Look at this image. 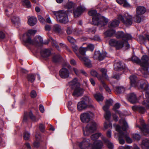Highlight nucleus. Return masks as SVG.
Listing matches in <instances>:
<instances>
[{
    "instance_id": "obj_47",
    "label": "nucleus",
    "mask_w": 149,
    "mask_h": 149,
    "mask_svg": "<svg viewBox=\"0 0 149 149\" xmlns=\"http://www.w3.org/2000/svg\"><path fill=\"white\" fill-rule=\"evenodd\" d=\"M135 22L137 23H140L141 20V15H137L136 14V16L134 17Z\"/></svg>"
},
{
    "instance_id": "obj_32",
    "label": "nucleus",
    "mask_w": 149,
    "mask_h": 149,
    "mask_svg": "<svg viewBox=\"0 0 149 149\" xmlns=\"http://www.w3.org/2000/svg\"><path fill=\"white\" fill-rule=\"evenodd\" d=\"M82 101L86 104L87 105L88 107H90L92 106L90 104L93 102V101L89 97L87 96L84 97Z\"/></svg>"
},
{
    "instance_id": "obj_41",
    "label": "nucleus",
    "mask_w": 149,
    "mask_h": 149,
    "mask_svg": "<svg viewBox=\"0 0 149 149\" xmlns=\"http://www.w3.org/2000/svg\"><path fill=\"white\" fill-rule=\"evenodd\" d=\"M116 91L118 93H123L125 90V88L122 86L116 87Z\"/></svg>"
},
{
    "instance_id": "obj_15",
    "label": "nucleus",
    "mask_w": 149,
    "mask_h": 149,
    "mask_svg": "<svg viewBox=\"0 0 149 149\" xmlns=\"http://www.w3.org/2000/svg\"><path fill=\"white\" fill-rule=\"evenodd\" d=\"M86 10V8L81 6H78L74 10L73 13L74 17H77L80 16Z\"/></svg>"
},
{
    "instance_id": "obj_49",
    "label": "nucleus",
    "mask_w": 149,
    "mask_h": 149,
    "mask_svg": "<svg viewBox=\"0 0 149 149\" xmlns=\"http://www.w3.org/2000/svg\"><path fill=\"white\" fill-rule=\"evenodd\" d=\"M23 4L25 5L27 8L31 7V3L29 0H22Z\"/></svg>"
},
{
    "instance_id": "obj_48",
    "label": "nucleus",
    "mask_w": 149,
    "mask_h": 149,
    "mask_svg": "<svg viewBox=\"0 0 149 149\" xmlns=\"http://www.w3.org/2000/svg\"><path fill=\"white\" fill-rule=\"evenodd\" d=\"M72 47L73 49V50L74 52L77 55V54L79 56L80 55L79 54L77 53V51L78 50V47L76 45L74 44V43L72 44Z\"/></svg>"
},
{
    "instance_id": "obj_6",
    "label": "nucleus",
    "mask_w": 149,
    "mask_h": 149,
    "mask_svg": "<svg viewBox=\"0 0 149 149\" xmlns=\"http://www.w3.org/2000/svg\"><path fill=\"white\" fill-rule=\"evenodd\" d=\"M118 19L126 26L131 25L132 23V16L127 12L119 14L118 16Z\"/></svg>"
},
{
    "instance_id": "obj_17",
    "label": "nucleus",
    "mask_w": 149,
    "mask_h": 149,
    "mask_svg": "<svg viewBox=\"0 0 149 149\" xmlns=\"http://www.w3.org/2000/svg\"><path fill=\"white\" fill-rule=\"evenodd\" d=\"M68 84L69 86L72 89H74L77 87L80 86L78 79L76 77L74 78L72 80L69 82Z\"/></svg>"
},
{
    "instance_id": "obj_5",
    "label": "nucleus",
    "mask_w": 149,
    "mask_h": 149,
    "mask_svg": "<svg viewBox=\"0 0 149 149\" xmlns=\"http://www.w3.org/2000/svg\"><path fill=\"white\" fill-rule=\"evenodd\" d=\"M98 124L94 120L91 121L88 123L85 128L83 129V134L84 136H87L93 133L96 130Z\"/></svg>"
},
{
    "instance_id": "obj_20",
    "label": "nucleus",
    "mask_w": 149,
    "mask_h": 149,
    "mask_svg": "<svg viewBox=\"0 0 149 149\" xmlns=\"http://www.w3.org/2000/svg\"><path fill=\"white\" fill-rule=\"evenodd\" d=\"M145 96L147 98L146 100H144L141 104L144 105L147 109H149V89H148L145 93Z\"/></svg>"
},
{
    "instance_id": "obj_29",
    "label": "nucleus",
    "mask_w": 149,
    "mask_h": 149,
    "mask_svg": "<svg viewBox=\"0 0 149 149\" xmlns=\"http://www.w3.org/2000/svg\"><path fill=\"white\" fill-rule=\"evenodd\" d=\"M114 66L116 70H118L124 69L125 68V65L121 61H119L115 64Z\"/></svg>"
},
{
    "instance_id": "obj_55",
    "label": "nucleus",
    "mask_w": 149,
    "mask_h": 149,
    "mask_svg": "<svg viewBox=\"0 0 149 149\" xmlns=\"http://www.w3.org/2000/svg\"><path fill=\"white\" fill-rule=\"evenodd\" d=\"M73 70L75 74L78 76H79V74L81 73V71L82 70H79L76 68H74Z\"/></svg>"
},
{
    "instance_id": "obj_19",
    "label": "nucleus",
    "mask_w": 149,
    "mask_h": 149,
    "mask_svg": "<svg viewBox=\"0 0 149 149\" xmlns=\"http://www.w3.org/2000/svg\"><path fill=\"white\" fill-rule=\"evenodd\" d=\"M77 56L80 60L84 61V63L86 66L89 68L91 67V61L88 58L85 57L80 56L77 54Z\"/></svg>"
},
{
    "instance_id": "obj_34",
    "label": "nucleus",
    "mask_w": 149,
    "mask_h": 149,
    "mask_svg": "<svg viewBox=\"0 0 149 149\" xmlns=\"http://www.w3.org/2000/svg\"><path fill=\"white\" fill-rule=\"evenodd\" d=\"M120 123L123 125L122 126V128L123 131H125L128 128V126L125 120L123 118H122L119 120Z\"/></svg>"
},
{
    "instance_id": "obj_23",
    "label": "nucleus",
    "mask_w": 149,
    "mask_h": 149,
    "mask_svg": "<svg viewBox=\"0 0 149 149\" xmlns=\"http://www.w3.org/2000/svg\"><path fill=\"white\" fill-rule=\"evenodd\" d=\"M133 110L138 111L139 113L144 114L146 112L145 108L139 106H134L132 107Z\"/></svg>"
},
{
    "instance_id": "obj_22",
    "label": "nucleus",
    "mask_w": 149,
    "mask_h": 149,
    "mask_svg": "<svg viewBox=\"0 0 149 149\" xmlns=\"http://www.w3.org/2000/svg\"><path fill=\"white\" fill-rule=\"evenodd\" d=\"M40 54L41 56L44 58H47L50 56L51 52L48 49H43L40 51Z\"/></svg>"
},
{
    "instance_id": "obj_51",
    "label": "nucleus",
    "mask_w": 149,
    "mask_h": 149,
    "mask_svg": "<svg viewBox=\"0 0 149 149\" xmlns=\"http://www.w3.org/2000/svg\"><path fill=\"white\" fill-rule=\"evenodd\" d=\"M105 112L104 117L107 120H109L111 116V113L110 111H107Z\"/></svg>"
},
{
    "instance_id": "obj_8",
    "label": "nucleus",
    "mask_w": 149,
    "mask_h": 149,
    "mask_svg": "<svg viewBox=\"0 0 149 149\" xmlns=\"http://www.w3.org/2000/svg\"><path fill=\"white\" fill-rule=\"evenodd\" d=\"M109 44L110 46L115 47L116 49L122 48L124 45L125 46L127 49L130 47V45L127 41H125V43H123L121 41L113 39L109 40Z\"/></svg>"
},
{
    "instance_id": "obj_64",
    "label": "nucleus",
    "mask_w": 149,
    "mask_h": 149,
    "mask_svg": "<svg viewBox=\"0 0 149 149\" xmlns=\"http://www.w3.org/2000/svg\"><path fill=\"white\" fill-rule=\"evenodd\" d=\"M37 94L35 91H32L31 92V96L32 98H34L36 96Z\"/></svg>"
},
{
    "instance_id": "obj_12",
    "label": "nucleus",
    "mask_w": 149,
    "mask_h": 149,
    "mask_svg": "<svg viewBox=\"0 0 149 149\" xmlns=\"http://www.w3.org/2000/svg\"><path fill=\"white\" fill-rule=\"evenodd\" d=\"M113 126L116 127V131L118 132L119 134L118 135L117 137H118V140L120 143L121 144H123L125 143V141L123 139L125 138V137L123 136V134H124L123 132L121 131V127L118 125H116L114 124Z\"/></svg>"
},
{
    "instance_id": "obj_31",
    "label": "nucleus",
    "mask_w": 149,
    "mask_h": 149,
    "mask_svg": "<svg viewBox=\"0 0 149 149\" xmlns=\"http://www.w3.org/2000/svg\"><path fill=\"white\" fill-rule=\"evenodd\" d=\"M141 146L143 149H149V140L146 139L143 140Z\"/></svg>"
},
{
    "instance_id": "obj_50",
    "label": "nucleus",
    "mask_w": 149,
    "mask_h": 149,
    "mask_svg": "<svg viewBox=\"0 0 149 149\" xmlns=\"http://www.w3.org/2000/svg\"><path fill=\"white\" fill-rule=\"evenodd\" d=\"M74 4L72 2H70L67 3L66 7L68 9H70L74 7Z\"/></svg>"
},
{
    "instance_id": "obj_62",
    "label": "nucleus",
    "mask_w": 149,
    "mask_h": 149,
    "mask_svg": "<svg viewBox=\"0 0 149 149\" xmlns=\"http://www.w3.org/2000/svg\"><path fill=\"white\" fill-rule=\"evenodd\" d=\"M120 107V104L118 103H116L115 104L113 108V110L116 111V109H119Z\"/></svg>"
},
{
    "instance_id": "obj_18",
    "label": "nucleus",
    "mask_w": 149,
    "mask_h": 149,
    "mask_svg": "<svg viewBox=\"0 0 149 149\" xmlns=\"http://www.w3.org/2000/svg\"><path fill=\"white\" fill-rule=\"evenodd\" d=\"M128 100L132 103H135L138 102V100L136 95L133 93L128 94L127 96Z\"/></svg>"
},
{
    "instance_id": "obj_21",
    "label": "nucleus",
    "mask_w": 149,
    "mask_h": 149,
    "mask_svg": "<svg viewBox=\"0 0 149 149\" xmlns=\"http://www.w3.org/2000/svg\"><path fill=\"white\" fill-rule=\"evenodd\" d=\"M131 85L132 86L136 87L139 85V83L137 81V78L136 76L133 75L130 77Z\"/></svg>"
},
{
    "instance_id": "obj_60",
    "label": "nucleus",
    "mask_w": 149,
    "mask_h": 149,
    "mask_svg": "<svg viewBox=\"0 0 149 149\" xmlns=\"http://www.w3.org/2000/svg\"><path fill=\"white\" fill-rule=\"evenodd\" d=\"M38 18L39 21L41 23H43L45 22V19L44 18L40 15L38 16Z\"/></svg>"
},
{
    "instance_id": "obj_27",
    "label": "nucleus",
    "mask_w": 149,
    "mask_h": 149,
    "mask_svg": "<svg viewBox=\"0 0 149 149\" xmlns=\"http://www.w3.org/2000/svg\"><path fill=\"white\" fill-rule=\"evenodd\" d=\"M146 8L142 6H139L137 7L136 9V14L137 15H141L144 14L146 12Z\"/></svg>"
},
{
    "instance_id": "obj_46",
    "label": "nucleus",
    "mask_w": 149,
    "mask_h": 149,
    "mask_svg": "<svg viewBox=\"0 0 149 149\" xmlns=\"http://www.w3.org/2000/svg\"><path fill=\"white\" fill-rule=\"evenodd\" d=\"M60 58L61 56L60 55H55L53 57V61L54 63H57L59 61Z\"/></svg>"
},
{
    "instance_id": "obj_61",
    "label": "nucleus",
    "mask_w": 149,
    "mask_h": 149,
    "mask_svg": "<svg viewBox=\"0 0 149 149\" xmlns=\"http://www.w3.org/2000/svg\"><path fill=\"white\" fill-rule=\"evenodd\" d=\"M66 32L68 34H71L73 32V30H72V27H68L67 28Z\"/></svg>"
},
{
    "instance_id": "obj_13",
    "label": "nucleus",
    "mask_w": 149,
    "mask_h": 149,
    "mask_svg": "<svg viewBox=\"0 0 149 149\" xmlns=\"http://www.w3.org/2000/svg\"><path fill=\"white\" fill-rule=\"evenodd\" d=\"M116 37L117 38H121L124 41L123 42V43H125V41L127 42V40L130 39L131 38V36L128 34H125L122 31L118 32L116 35Z\"/></svg>"
},
{
    "instance_id": "obj_11",
    "label": "nucleus",
    "mask_w": 149,
    "mask_h": 149,
    "mask_svg": "<svg viewBox=\"0 0 149 149\" xmlns=\"http://www.w3.org/2000/svg\"><path fill=\"white\" fill-rule=\"evenodd\" d=\"M92 115V114L91 112H85L81 113L80 115L81 121L83 123H88L91 121Z\"/></svg>"
},
{
    "instance_id": "obj_52",
    "label": "nucleus",
    "mask_w": 149,
    "mask_h": 149,
    "mask_svg": "<svg viewBox=\"0 0 149 149\" xmlns=\"http://www.w3.org/2000/svg\"><path fill=\"white\" fill-rule=\"evenodd\" d=\"M132 137L136 140H139L140 139L141 136L139 134H132L131 135Z\"/></svg>"
},
{
    "instance_id": "obj_37",
    "label": "nucleus",
    "mask_w": 149,
    "mask_h": 149,
    "mask_svg": "<svg viewBox=\"0 0 149 149\" xmlns=\"http://www.w3.org/2000/svg\"><path fill=\"white\" fill-rule=\"evenodd\" d=\"M94 97L98 102L102 101L104 99L102 95L99 93H97L94 95Z\"/></svg>"
},
{
    "instance_id": "obj_28",
    "label": "nucleus",
    "mask_w": 149,
    "mask_h": 149,
    "mask_svg": "<svg viewBox=\"0 0 149 149\" xmlns=\"http://www.w3.org/2000/svg\"><path fill=\"white\" fill-rule=\"evenodd\" d=\"M113 102V100L111 99H110L108 100H107L106 102L105 105L103 107V110L105 112H106L107 111H108V109L109 107L112 104Z\"/></svg>"
},
{
    "instance_id": "obj_56",
    "label": "nucleus",
    "mask_w": 149,
    "mask_h": 149,
    "mask_svg": "<svg viewBox=\"0 0 149 149\" xmlns=\"http://www.w3.org/2000/svg\"><path fill=\"white\" fill-rule=\"evenodd\" d=\"M86 48V50H89L91 51H93L94 49V46L93 44H90Z\"/></svg>"
},
{
    "instance_id": "obj_36",
    "label": "nucleus",
    "mask_w": 149,
    "mask_h": 149,
    "mask_svg": "<svg viewBox=\"0 0 149 149\" xmlns=\"http://www.w3.org/2000/svg\"><path fill=\"white\" fill-rule=\"evenodd\" d=\"M103 141L104 143L107 145L109 149H113V144L108 139L105 138H103Z\"/></svg>"
},
{
    "instance_id": "obj_35",
    "label": "nucleus",
    "mask_w": 149,
    "mask_h": 149,
    "mask_svg": "<svg viewBox=\"0 0 149 149\" xmlns=\"http://www.w3.org/2000/svg\"><path fill=\"white\" fill-rule=\"evenodd\" d=\"M101 136V138L103 140V138H105L102 136V134L98 132L95 134H93L91 136V140L93 141L96 140L100 137Z\"/></svg>"
},
{
    "instance_id": "obj_33",
    "label": "nucleus",
    "mask_w": 149,
    "mask_h": 149,
    "mask_svg": "<svg viewBox=\"0 0 149 149\" xmlns=\"http://www.w3.org/2000/svg\"><path fill=\"white\" fill-rule=\"evenodd\" d=\"M37 19L36 17H31L29 18L28 21V24L31 26L35 25L37 23Z\"/></svg>"
},
{
    "instance_id": "obj_39",
    "label": "nucleus",
    "mask_w": 149,
    "mask_h": 149,
    "mask_svg": "<svg viewBox=\"0 0 149 149\" xmlns=\"http://www.w3.org/2000/svg\"><path fill=\"white\" fill-rule=\"evenodd\" d=\"M52 30L56 32H59L61 30V26L58 24H55L53 26Z\"/></svg>"
},
{
    "instance_id": "obj_53",
    "label": "nucleus",
    "mask_w": 149,
    "mask_h": 149,
    "mask_svg": "<svg viewBox=\"0 0 149 149\" xmlns=\"http://www.w3.org/2000/svg\"><path fill=\"white\" fill-rule=\"evenodd\" d=\"M30 133L29 132L27 131H26L25 132L24 135V138L25 140H28L30 138Z\"/></svg>"
},
{
    "instance_id": "obj_1",
    "label": "nucleus",
    "mask_w": 149,
    "mask_h": 149,
    "mask_svg": "<svg viewBox=\"0 0 149 149\" xmlns=\"http://www.w3.org/2000/svg\"><path fill=\"white\" fill-rule=\"evenodd\" d=\"M148 57L147 55L143 56L141 58V61L135 56H133L131 58V61L134 63H140L141 69L140 70L143 77L145 78L149 77L148 69L149 66Z\"/></svg>"
},
{
    "instance_id": "obj_10",
    "label": "nucleus",
    "mask_w": 149,
    "mask_h": 149,
    "mask_svg": "<svg viewBox=\"0 0 149 149\" xmlns=\"http://www.w3.org/2000/svg\"><path fill=\"white\" fill-rule=\"evenodd\" d=\"M37 38L39 41V42L41 44H47L49 43V41H51L52 43V45L53 47H55L58 50H59V47L58 45V43L56 42L51 37L49 38V40H48L46 42H43V39L40 36H38Z\"/></svg>"
},
{
    "instance_id": "obj_40",
    "label": "nucleus",
    "mask_w": 149,
    "mask_h": 149,
    "mask_svg": "<svg viewBox=\"0 0 149 149\" xmlns=\"http://www.w3.org/2000/svg\"><path fill=\"white\" fill-rule=\"evenodd\" d=\"M119 21L118 20H114L111 22L110 25L109 27L111 28H115L118 27V26Z\"/></svg>"
},
{
    "instance_id": "obj_58",
    "label": "nucleus",
    "mask_w": 149,
    "mask_h": 149,
    "mask_svg": "<svg viewBox=\"0 0 149 149\" xmlns=\"http://www.w3.org/2000/svg\"><path fill=\"white\" fill-rule=\"evenodd\" d=\"M68 40L72 44H74L75 42V39L72 37L69 36L67 38Z\"/></svg>"
},
{
    "instance_id": "obj_38",
    "label": "nucleus",
    "mask_w": 149,
    "mask_h": 149,
    "mask_svg": "<svg viewBox=\"0 0 149 149\" xmlns=\"http://www.w3.org/2000/svg\"><path fill=\"white\" fill-rule=\"evenodd\" d=\"M115 32V31L113 29L109 30L104 33V35L106 37H111Z\"/></svg>"
},
{
    "instance_id": "obj_14",
    "label": "nucleus",
    "mask_w": 149,
    "mask_h": 149,
    "mask_svg": "<svg viewBox=\"0 0 149 149\" xmlns=\"http://www.w3.org/2000/svg\"><path fill=\"white\" fill-rule=\"evenodd\" d=\"M107 53L103 51L100 52V51H95L93 56L94 59L101 61L106 56Z\"/></svg>"
},
{
    "instance_id": "obj_44",
    "label": "nucleus",
    "mask_w": 149,
    "mask_h": 149,
    "mask_svg": "<svg viewBox=\"0 0 149 149\" xmlns=\"http://www.w3.org/2000/svg\"><path fill=\"white\" fill-rule=\"evenodd\" d=\"M123 136L125 137L126 141L127 143H131L132 142V140L129 137L128 134L126 133H124V134H123Z\"/></svg>"
},
{
    "instance_id": "obj_26",
    "label": "nucleus",
    "mask_w": 149,
    "mask_h": 149,
    "mask_svg": "<svg viewBox=\"0 0 149 149\" xmlns=\"http://www.w3.org/2000/svg\"><path fill=\"white\" fill-rule=\"evenodd\" d=\"M35 138L36 141L33 143V145L34 147L37 148L40 145L39 141H40L41 139V136L40 134L36 132L35 134Z\"/></svg>"
},
{
    "instance_id": "obj_24",
    "label": "nucleus",
    "mask_w": 149,
    "mask_h": 149,
    "mask_svg": "<svg viewBox=\"0 0 149 149\" xmlns=\"http://www.w3.org/2000/svg\"><path fill=\"white\" fill-rule=\"evenodd\" d=\"M74 89V91L72 94L73 96H80L83 93V89L81 88L80 86H78Z\"/></svg>"
},
{
    "instance_id": "obj_59",
    "label": "nucleus",
    "mask_w": 149,
    "mask_h": 149,
    "mask_svg": "<svg viewBox=\"0 0 149 149\" xmlns=\"http://www.w3.org/2000/svg\"><path fill=\"white\" fill-rule=\"evenodd\" d=\"M29 116L32 120L35 121H37L35 117L33 115L31 112L30 111L29 112Z\"/></svg>"
},
{
    "instance_id": "obj_25",
    "label": "nucleus",
    "mask_w": 149,
    "mask_h": 149,
    "mask_svg": "<svg viewBox=\"0 0 149 149\" xmlns=\"http://www.w3.org/2000/svg\"><path fill=\"white\" fill-rule=\"evenodd\" d=\"M141 83L139 86V88L144 91H146L148 88L149 84L147 81L145 80H141L140 81Z\"/></svg>"
},
{
    "instance_id": "obj_42",
    "label": "nucleus",
    "mask_w": 149,
    "mask_h": 149,
    "mask_svg": "<svg viewBox=\"0 0 149 149\" xmlns=\"http://www.w3.org/2000/svg\"><path fill=\"white\" fill-rule=\"evenodd\" d=\"M101 82L104 88L106 91L108 92L109 93L111 94V91L109 88L105 84V83L103 81H102Z\"/></svg>"
},
{
    "instance_id": "obj_4",
    "label": "nucleus",
    "mask_w": 149,
    "mask_h": 149,
    "mask_svg": "<svg viewBox=\"0 0 149 149\" xmlns=\"http://www.w3.org/2000/svg\"><path fill=\"white\" fill-rule=\"evenodd\" d=\"M36 31L32 29L29 30L27 33H24L23 36V40L25 43L35 46H39V42L35 38L32 39L31 36H34L36 32Z\"/></svg>"
},
{
    "instance_id": "obj_30",
    "label": "nucleus",
    "mask_w": 149,
    "mask_h": 149,
    "mask_svg": "<svg viewBox=\"0 0 149 149\" xmlns=\"http://www.w3.org/2000/svg\"><path fill=\"white\" fill-rule=\"evenodd\" d=\"M88 107L86 104L84 103V102L81 100L78 103L77 108L79 111H81L83 109H85Z\"/></svg>"
},
{
    "instance_id": "obj_45",
    "label": "nucleus",
    "mask_w": 149,
    "mask_h": 149,
    "mask_svg": "<svg viewBox=\"0 0 149 149\" xmlns=\"http://www.w3.org/2000/svg\"><path fill=\"white\" fill-rule=\"evenodd\" d=\"M27 79L29 81L31 82H33L35 79L34 75L33 74H29L28 75Z\"/></svg>"
},
{
    "instance_id": "obj_16",
    "label": "nucleus",
    "mask_w": 149,
    "mask_h": 149,
    "mask_svg": "<svg viewBox=\"0 0 149 149\" xmlns=\"http://www.w3.org/2000/svg\"><path fill=\"white\" fill-rule=\"evenodd\" d=\"M59 74L61 78L66 79L69 77L70 72L68 69L65 68H63L60 70Z\"/></svg>"
},
{
    "instance_id": "obj_9",
    "label": "nucleus",
    "mask_w": 149,
    "mask_h": 149,
    "mask_svg": "<svg viewBox=\"0 0 149 149\" xmlns=\"http://www.w3.org/2000/svg\"><path fill=\"white\" fill-rule=\"evenodd\" d=\"M100 71L102 73V77L100 76L97 72L95 70H92L91 72V74L92 76L97 77L98 79L101 81L104 79L107 80L108 78L107 74V70L105 69L102 68L101 69Z\"/></svg>"
},
{
    "instance_id": "obj_63",
    "label": "nucleus",
    "mask_w": 149,
    "mask_h": 149,
    "mask_svg": "<svg viewBox=\"0 0 149 149\" xmlns=\"http://www.w3.org/2000/svg\"><path fill=\"white\" fill-rule=\"evenodd\" d=\"M39 127L40 131L42 132H43L45 128V126L44 125L42 124H40L39 125Z\"/></svg>"
},
{
    "instance_id": "obj_43",
    "label": "nucleus",
    "mask_w": 149,
    "mask_h": 149,
    "mask_svg": "<svg viewBox=\"0 0 149 149\" xmlns=\"http://www.w3.org/2000/svg\"><path fill=\"white\" fill-rule=\"evenodd\" d=\"M86 47L82 48L81 47L79 49V52L80 53V55L79 56L83 57V56H81L85 55V52L86 50Z\"/></svg>"
},
{
    "instance_id": "obj_7",
    "label": "nucleus",
    "mask_w": 149,
    "mask_h": 149,
    "mask_svg": "<svg viewBox=\"0 0 149 149\" xmlns=\"http://www.w3.org/2000/svg\"><path fill=\"white\" fill-rule=\"evenodd\" d=\"M67 13V11L64 10L54 12L58 21L63 24H66L68 21Z\"/></svg>"
},
{
    "instance_id": "obj_57",
    "label": "nucleus",
    "mask_w": 149,
    "mask_h": 149,
    "mask_svg": "<svg viewBox=\"0 0 149 149\" xmlns=\"http://www.w3.org/2000/svg\"><path fill=\"white\" fill-rule=\"evenodd\" d=\"M59 45L61 46V47L63 48L66 49L68 52H71L70 50L69 49V48H68V47L67 46L61 43H60Z\"/></svg>"
},
{
    "instance_id": "obj_54",
    "label": "nucleus",
    "mask_w": 149,
    "mask_h": 149,
    "mask_svg": "<svg viewBox=\"0 0 149 149\" xmlns=\"http://www.w3.org/2000/svg\"><path fill=\"white\" fill-rule=\"evenodd\" d=\"M11 20L14 24H16L19 21V18L17 16H14L12 18Z\"/></svg>"
},
{
    "instance_id": "obj_3",
    "label": "nucleus",
    "mask_w": 149,
    "mask_h": 149,
    "mask_svg": "<svg viewBox=\"0 0 149 149\" xmlns=\"http://www.w3.org/2000/svg\"><path fill=\"white\" fill-rule=\"evenodd\" d=\"M88 14L89 15L93 17L92 23L94 25L101 27L106 25L108 22V19L107 18L101 16L99 13H97L95 10H90L88 12Z\"/></svg>"
},
{
    "instance_id": "obj_2",
    "label": "nucleus",
    "mask_w": 149,
    "mask_h": 149,
    "mask_svg": "<svg viewBox=\"0 0 149 149\" xmlns=\"http://www.w3.org/2000/svg\"><path fill=\"white\" fill-rule=\"evenodd\" d=\"M79 147L81 149H84L88 147L91 149H101L103 144L101 141L93 142L91 140L85 138L81 142L78 143Z\"/></svg>"
}]
</instances>
